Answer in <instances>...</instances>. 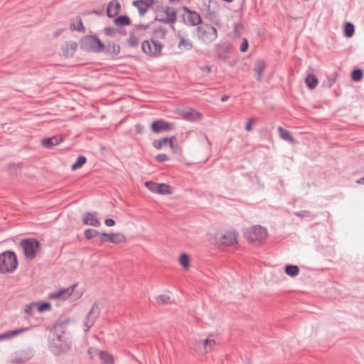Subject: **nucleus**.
Returning <instances> with one entry per match:
<instances>
[{
  "label": "nucleus",
  "instance_id": "1",
  "mask_svg": "<svg viewBox=\"0 0 364 364\" xmlns=\"http://www.w3.org/2000/svg\"><path fill=\"white\" fill-rule=\"evenodd\" d=\"M17 265V257L14 252L6 251L0 254V273H11L16 270Z\"/></svg>",
  "mask_w": 364,
  "mask_h": 364
},
{
  "label": "nucleus",
  "instance_id": "2",
  "mask_svg": "<svg viewBox=\"0 0 364 364\" xmlns=\"http://www.w3.org/2000/svg\"><path fill=\"white\" fill-rule=\"evenodd\" d=\"M198 38L205 44L213 42L218 37L217 29L210 24L201 23L197 27Z\"/></svg>",
  "mask_w": 364,
  "mask_h": 364
},
{
  "label": "nucleus",
  "instance_id": "3",
  "mask_svg": "<svg viewBox=\"0 0 364 364\" xmlns=\"http://www.w3.org/2000/svg\"><path fill=\"white\" fill-rule=\"evenodd\" d=\"M245 237L250 242L261 243L267 237V230L259 225H253L244 231Z\"/></svg>",
  "mask_w": 364,
  "mask_h": 364
},
{
  "label": "nucleus",
  "instance_id": "4",
  "mask_svg": "<svg viewBox=\"0 0 364 364\" xmlns=\"http://www.w3.org/2000/svg\"><path fill=\"white\" fill-rule=\"evenodd\" d=\"M81 47L95 53H101L105 48L104 44L96 36H85L81 41Z\"/></svg>",
  "mask_w": 364,
  "mask_h": 364
},
{
  "label": "nucleus",
  "instance_id": "5",
  "mask_svg": "<svg viewBox=\"0 0 364 364\" xmlns=\"http://www.w3.org/2000/svg\"><path fill=\"white\" fill-rule=\"evenodd\" d=\"M20 245L24 256L28 259H33L38 250L39 242L36 239H24L21 241Z\"/></svg>",
  "mask_w": 364,
  "mask_h": 364
},
{
  "label": "nucleus",
  "instance_id": "6",
  "mask_svg": "<svg viewBox=\"0 0 364 364\" xmlns=\"http://www.w3.org/2000/svg\"><path fill=\"white\" fill-rule=\"evenodd\" d=\"M163 46L162 43H156L151 38L150 41L146 40L141 43L142 51L150 56H159L161 54Z\"/></svg>",
  "mask_w": 364,
  "mask_h": 364
},
{
  "label": "nucleus",
  "instance_id": "7",
  "mask_svg": "<svg viewBox=\"0 0 364 364\" xmlns=\"http://www.w3.org/2000/svg\"><path fill=\"white\" fill-rule=\"evenodd\" d=\"M99 316H100V308H99L97 304L95 303L92 306L90 311L88 312V314L84 321V326H85L84 331L85 332L88 331V330L93 326V324L95 323V321L99 317Z\"/></svg>",
  "mask_w": 364,
  "mask_h": 364
},
{
  "label": "nucleus",
  "instance_id": "8",
  "mask_svg": "<svg viewBox=\"0 0 364 364\" xmlns=\"http://www.w3.org/2000/svg\"><path fill=\"white\" fill-rule=\"evenodd\" d=\"M164 13L165 16H164L161 14H158L156 16V21L166 23H174L176 21V10L173 7L166 6Z\"/></svg>",
  "mask_w": 364,
  "mask_h": 364
},
{
  "label": "nucleus",
  "instance_id": "9",
  "mask_svg": "<svg viewBox=\"0 0 364 364\" xmlns=\"http://www.w3.org/2000/svg\"><path fill=\"white\" fill-rule=\"evenodd\" d=\"M183 11L185 12L184 19L191 26H200L201 23H203L201 17L198 13L191 11L187 7H183Z\"/></svg>",
  "mask_w": 364,
  "mask_h": 364
},
{
  "label": "nucleus",
  "instance_id": "10",
  "mask_svg": "<svg viewBox=\"0 0 364 364\" xmlns=\"http://www.w3.org/2000/svg\"><path fill=\"white\" fill-rule=\"evenodd\" d=\"M76 286H77V284H73L72 286H70L68 288L61 289L57 291L50 293L48 296V298L50 299H59L60 300H65V299H68L73 294Z\"/></svg>",
  "mask_w": 364,
  "mask_h": 364
},
{
  "label": "nucleus",
  "instance_id": "11",
  "mask_svg": "<svg viewBox=\"0 0 364 364\" xmlns=\"http://www.w3.org/2000/svg\"><path fill=\"white\" fill-rule=\"evenodd\" d=\"M173 128L172 123L168 122L163 119L154 121L151 124V129L154 133H160L161 132L169 131Z\"/></svg>",
  "mask_w": 364,
  "mask_h": 364
},
{
  "label": "nucleus",
  "instance_id": "12",
  "mask_svg": "<svg viewBox=\"0 0 364 364\" xmlns=\"http://www.w3.org/2000/svg\"><path fill=\"white\" fill-rule=\"evenodd\" d=\"M220 242L224 245H233L237 243V235L235 231H227L220 237Z\"/></svg>",
  "mask_w": 364,
  "mask_h": 364
},
{
  "label": "nucleus",
  "instance_id": "13",
  "mask_svg": "<svg viewBox=\"0 0 364 364\" xmlns=\"http://www.w3.org/2000/svg\"><path fill=\"white\" fill-rule=\"evenodd\" d=\"M100 235L102 237H107V240H102V241H109L114 244H119L124 242L126 241V237L122 233H112L108 234L106 232L101 233Z\"/></svg>",
  "mask_w": 364,
  "mask_h": 364
},
{
  "label": "nucleus",
  "instance_id": "14",
  "mask_svg": "<svg viewBox=\"0 0 364 364\" xmlns=\"http://www.w3.org/2000/svg\"><path fill=\"white\" fill-rule=\"evenodd\" d=\"M216 344L215 341L213 338H208L205 340H201L196 342V347L207 353L208 352L213 350V347Z\"/></svg>",
  "mask_w": 364,
  "mask_h": 364
},
{
  "label": "nucleus",
  "instance_id": "15",
  "mask_svg": "<svg viewBox=\"0 0 364 364\" xmlns=\"http://www.w3.org/2000/svg\"><path fill=\"white\" fill-rule=\"evenodd\" d=\"M82 221L85 225L98 227L100 225V220L97 218L95 213H85L82 218Z\"/></svg>",
  "mask_w": 364,
  "mask_h": 364
},
{
  "label": "nucleus",
  "instance_id": "16",
  "mask_svg": "<svg viewBox=\"0 0 364 364\" xmlns=\"http://www.w3.org/2000/svg\"><path fill=\"white\" fill-rule=\"evenodd\" d=\"M29 328L30 327H22L16 330L6 331L0 334V341L11 339L14 336L27 331Z\"/></svg>",
  "mask_w": 364,
  "mask_h": 364
},
{
  "label": "nucleus",
  "instance_id": "17",
  "mask_svg": "<svg viewBox=\"0 0 364 364\" xmlns=\"http://www.w3.org/2000/svg\"><path fill=\"white\" fill-rule=\"evenodd\" d=\"M183 117L189 121H198L202 119V114L196 110L188 108L182 112Z\"/></svg>",
  "mask_w": 364,
  "mask_h": 364
},
{
  "label": "nucleus",
  "instance_id": "18",
  "mask_svg": "<svg viewBox=\"0 0 364 364\" xmlns=\"http://www.w3.org/2000/svg\"><path fill=\"white\" fill-rule=\"evenodd\" d=\"M120 10V4L117 0H113L110 1L108 4L107 9V16L109 18H113L116 16Z\"/></svg>",
  "mask_w": 364,
  "mask_h": 364
},
{
  "label": "nucleus",
  "instance_id": "19",
  "mask_svg": "<svg viewBox=\"0 0 364 364\" xmlns=\"http://www.w3.org/2000/svg\"><path fill=\"white\" fill-rule=\"evenodd\" d=\"M77 48V43L73 41L67 42L62 48L63 54L65 57H72Z\"/></svg>",
  "mask_w": 364,
  "mask_h": 364
},
{
  "label": "nucleus",
  "instance_id": "20",
  "mask_svg": "<svg viewBox=\"0 0 364 364\" xmlns=\"http://www.w3.org/2000/svg\"><path fill=\"white\" fill-rule=\"evenodd\" d=\"M166 33L167 29L165 27L159 26L154 29L151 39L156 43H161V41L166 38Z\"/></svg>",
  "mask_w": 364,
  "mask_h": 364
},
{
  "label": "nucleus",
  "instance_id": "21",
  "mask_svg": "<svg viewBox=\"0 0 364 364\" xmlns=\"http://www.w3.org/2000/svg\"><path fill=\"white\" fill-rule=\"evenodd\" d=\"M62 136H53L50 138L43 139L41 141V144L43 146L47 148H52L56 145H58L60 143L63 141Z\"/></svg>",
  "mask_w": 364,
  "mask_h": 364
},
{
  "label": "nucleus",
  "instance_id": "22",
  "mask_svg": "<svg viewBox=\"0 0 364 364\" xmlns=\"http://www.w3.org/2000/svg\"><path fill=\"white\" fill-rule=\"evenodd\" d=\"M266 68V63L262 60H257L255 64V71L257 73V80L258 81H261L262 78V75Z\"/></svg>",
  "mask_w": 364,
  "mask_h": 364
},
{
  "label": "nucleus",
  "instance_id": "23",
  "mask_svg": "<svg viewBox=\"0 0 364 364\" xmlns=\"http://www.w3.org/2000/svg\"><path fill=\"white\" fill-rule=\"evenodd\" d=\"M70 28L71 31L85 32V27L83 26L81 18L77 16L75 19L71 22Z\"/></svg>",
  "mask_w": 364,
  "mask_h": 364
},
{
  "label": "nucleus",
  "instance_id": "24",
  "mask_svg": "<svg viewBox=\"0 0 364 364\" xmlns=\"http://www.w3.org/2000/svg\"><path fill=\"white\" fill-rule=\"evenodd\" d=\"M133 5L138 9L141 15H144L147 11L148 8L151 6L144 0L134 1H133Z\"/></svg>",
  "mask_w": 364,
  "mask_h": 364
},
{
  "label": "nucleus",
  "instance_id": "25",
  "mask_svg": "<svg viewBox=\"0 0 364 364\" xmlns=\"http://www.w3.org/2000/svg\"><path fill=\"white\" fill-rule=\"evenodd\" d=\"M178 38L180 40L178 44L179 49L189 50L193 48L192 42L188 38H185L181 36Z\"/></svg>",
  "mask_w": 364,
  "mask_h": 364
},
{
  "label": "nucleus",
  "instance_id": "26",
  "mask_svg": "<svg viewBox=\"0 0 364 364\" xmlns=\"http://www.w3.org/2000/svg\"><path fill=\"white\" fill-rule=\"evenodd\" d=\"M100 358L104 364H114V358L106 351H98Z\"/></svg>",
  "mask_w": 364,
  "mask_h": 364
},
{
  "label": "nucleus",
  "instance_id": "27",
  "mask_svg": "<svg viewBox=\"0 0 364 364\" xmlns=\"http://www.w3.org/2000/svg\"><path fill=\"white\" fill-rule=\"evenodd\" d=\"M278 131H279L281 138H282L283 139L288 141L291 143H294V139L292 136L290 132H289L288 130H287L285 129H283L281 127H278Z\"/></svg>",
  "mask_w": 364,
  "mask_h": 364
},
{
  "label": "nucleus",
  "instance_id": "28",
  "mask_svg": "<svg viewBox=\"0 0 364 364\" xmlns=\"http://www.w3.org/2000/svg\"><path fill=\"white\" fill-rule=\"evenodd\" d=\"M57 342L53 341L50 343V348L53 352L55 353H59L63 350V346L60 343L61 342V336H57L56 337Z\"/></svg>",
  "mask_w": 364,
  "mask_h": 364
},
{
  "label": "nucleus",
  "instance_id": "29",
  "mask_svg": "<svg viewBox=\"0 0 364 364\" xmlns=\"http://www.w3.org/2000/svg\"><path fill=\"white\" fill-rule=\"evenodd\" d=\"M307 86L310 89H314L318 82V78L314 75H308L305 79Z\"/></svg>",
  "mask_w": 364,
  "mask_h": 364
},
{
  "label": "nucleus",
  "instance_id": "30",
  "mask_svg": "<svg viewBox=\"0 0 364 364\" xmlns=\"http://www.w3.org/2000/svg\"><path fill=\"white\" fill-rule=\"evenodd\" d=\"M285 272L290 277H295L299 274V269L296 265L288 264L285 267Z\"/></svg>",
  "mask_w": 364,
  "mask_h": 364
},
{
  "label": "nucleus",
  "instance_id": "31",
  "mask_svg": "<svg viewBox=\"0 0 364 364\" xmlns=\"http://www.w3.org/2000/svg\"><path fill=\"white\" fill-rule=\"evenodd\" d=\"M114 23L118 26H128L131 24V20L127 16H120L114 19Z\"/></svg>",
  "mask_w": 364,
  "mask_h": 364
},
{
  "label": "nucleus",
  "instance_id": "32",
  "mask_svg": "<svg viewBox=\"0 0 364 364\" xmlns=\"http://www.w3.org/2000/svg\"><path fill=\"white\" fill-rule=\"evenodd\" d=\"M86 157L84 156H80L77 157L76 161L72 165V170H77L82 167L86 163Z\"/></svg>",
  "mask_w": 364,
  "mask_h": 364
},
{
  "label": "nucleus",
  "instance_id": "33",
  "mask_svg": "<svg viewBox=\"0 0 364 364\" xmlns=\"http://www.w3.org/2000/svg\"><path fill=\"white\" fill-rule=\"evenodd\" d=\"M355 31L354 25L352 23L348 22L345 24L344 33L346 37H351Z\"/></svg>",
  "mask_w": 364,
  "mask_h": 364
},
{
  "label": "nucleus",
  "instance_id": "34",
  "mask_svg": "<svg viewBox=\"0 0 364 364\" xmlns=\"http://www.w3.org/2000/svg\"><path fill=\"white\" fill-rule=\"evenodd\" d=\"M363 76V73L362 70L358 68L355 69L351 73V78L355 82H359L362 80Z\"/></svg>",
  "mask_w": 364,
  "mask_h": 364
},
{
  "label": "nucleus",
  "instance_id": "35",
  "mask_svg": "<svg viewBox=\"0 0 364 364\" xmlns=\"http://www.w3.org/2000/svg\"><path fill=\"white\" fill-rule=\"evenodd\" d=\"M180 264L183 266L184 269H188L189 267L190 259L188 255L182 254L179 257Z\"/></svg>",
  "mask_w": 364,
  "mask_h": 364
},
{
  "label": "nucleus",
  "instance_id": "36",
  "mask_svg": "<svg viewBox=\"0 0 364 364\" xmlns=\"http://www.w3.org/2000/svg\"><path fill=\"white\" fill-rule=\"evenodd\" d=\"M168 140H169L168 137H164L159 140H154L153 141V146L156 149H161L164 145L168 144Z\"/></svg>",
  "mask_w": 364,
  "mask_h": 364
},
{
  "label": "nucleus",
  "instance_id": "37",
  "mask_svg": "<svg viewBox=\"0 0 364 364\" xmlns=\"http://www.w3.org/2000/svg\"><path fill=\"white\" fill-rule=\"evenodd\" d=\"M157 193H159V194H169V193H171L170 186L166 183H159Z\"/></svg>",
  "mask_w": 364,
  "mask_h": 364
},
{
  "label": "nucleus",
  "instance_id": "38",
  "mask_svg": "<svg viewBox=\"0 0 364 364\" xmlns=\"http://www.w3.org/2000/svg\"><path fill=\"white\" fill-rule=\"evenodd\" d=\"M107 50L112 54L117 55L119 53L120 47L114 43H109L107 44Z\"/></svg>",
  "mask_w": 364,
  "mask_h": 364
},
{
  "label": "nucleus",
  "instance_id": "39",
  "mask_svg": "<svg viewBox=\"0 0 364 364\" xmlns=\"http://www.w3.org/2000/svg\"><path fill=\"white\" fill-rule=\"evenodd\" d=\"M99 235L100 232L94 229H87L85 231V236L88 240L94 238Z\"/></svg>",
  "mask_w": 364,
  "mask_h": 364
},
{
  "label": "nucleus",
  "instance_id": "40",
  "mask_svg": "<svg viewBox=\"0 0 364 364\" xmlns=\"http://www.w3.org/2000/svg\"><path fill=\"white\" fill-rule=\"evenodd\" d=\"M158 184L157 183L153 181H146L145 183L146 187L153 193H158Z\"/></svg>",
  "mask_w": 364,
  "mask_h": 364
},
{
  "label": "nucleus",
  "instance_id": "41",
  "mask_svg": "<svg viewBox=\"0 0 364 364\" xmlns=\"http://www.w3.org/2000/svg\"><path fill=\"white\" fill-rule=\"evenodd\" d=\"M139 40L134 35H131L127 40L129 46L132 48L136 47L139 45Z\"/></svg>",
  "mask_w": 364,
  "mask_h": 364
},
{
  "label": "nucleus",
  "instance_id": "42",
  "mask_svg": "<svg viewBox=\"0 0 364 364\" xmlns=\"http://www.w3.org/2000/svg\"><path fill=\"white\" fill-rule=\"evenodd\" d=\"M294 215L301 218L314 217L311 212H310L309 210H301L295 212Z\"/></svg>",
  "mask_w": 364,
  "mask_h": 364
},
{
  "label": "nucleus",
  "instance_id": "43",
  "mask_svg": "<svg viewBox=\"0 0 364 364\" xmlns=\"http://www.w3.org/2000/svg\"><path fill=\"white\" fill-rule=\"evenodd\" d=\"M170 301V297L167 295H159L156 298V303L159 304H164L168 303Z\"/></svg>",
  "mask_w": 364,
  "mask_h": 364
},
{
  "label": "nucleus",
  "instance_id": "44",
  "mask_svg": "<svg viewBox=\"0 0 364 364\" xmlns=\"http://www.w3.org/2000/svg\"><path fill=\"white\" fill-rule=\"evenodd\" d=\"M105 33L109 36H114L117 33V30L114 28L106 27L104 30Z\"/></svg>",
  "mask_w": 364,
  "mask_h": 364
},
{
  "label": "nucleus",
  "instance_id": "45",
  "mask_svg": "<svg viewBox=\"0 0 364 364\" xmlns=\"http://www.w3.org/2000/svg\"><path fill=\"white\" fill-rule=\"evenodd\" d=\"M50 309V304L49 303L44 302V303H41L38 305V311L39 312L47 311V310H49Z\"/></svg>",
  "mask_w": 364,
  "mask_h": 364
},
{
  "label": "nucleus",
  "instance_id": "46",
  "mask_svg": "<svg viewBox=\"0 0 364 364\" xmlns=\"http://www.w3.org/2000/svg\"><path fill=\"white\" fill-rule=\"evenodd\" d=\"M248 48V41L247 38H243L242 42L240 47V50L242 53H245L247 50Z\"/></svg>",
  "mask_w": 364,
  "mask_h": 364
},
{
  "label": "nucleus",
  "instance_id": "47",
  "mask_svg": "<svg viewBox=\"0 0 364 364\" xmlns=\"http://www.w3.org/2000/svg\"><path fill=\"white\" fill-rule=\"evenodd\" d=\"M255 121H256L255 118H250L248 119V122H247L246 126H245V130L247 132L252 131V124H254V122Z\"/></svg>",
  "mask_w": 364,
  "mask_h": 364
},
{
  "label": "nucleus",
  "instance_id": "48",
  "mask_svg": "<svg viewBox=\"0 0 364 364\" xmlns=\"http://www.w3.org/2000/svg\"><path fill=\"white\" fill-rule=\"evenodd\" d=\"M36 305V304H35V303H31V304L27 305L24 310L25 313L28 315L32 316L33 309V306H35Z\"/></svg>",
  "mask_w": 364,
  "mask_h": 364
},
{
  "label": "nucleus",
  "instance_id": "49",
  "mask_svg": "<svg viewBox=\"0 0 364 364\" xmlns=\"http://www.w3.org/2000/svg\"><path fill=\"white\" fill-rule=\"evenodd\" d=\"M169 159L168 156L165 154H158L156 156V159L159 161V162H164V161H168Z\"/></svg>",
  "mask_w": 364,
  "mask_h": 364
},
{
  "label": "nucleus",
  "instance_id": "50",
  "mask_svg": "<svg viewBox=\"0 0 364 364\" xmlns=\"http://www.w3.org/2000/svg\"><path fill=\"white\" fill-rule=\"evenodd\" d=\"M105 224L107 226L112 227L115 225V221L112 218H107L105 220Z\"/></svg>",
  "mask_w": 364,
  "mask_h": 364
},
{
  "label": "nucleus",
  "instance_id": "51",
  "mask_svg": "<svg viewBox=\"0 0 364 364\" xmlns=\"http://www.w3.org/2000/svg\"><path fill=\"white\" fill-rule=\"evenodd\" d=\"M201 70L205 72V73L207 74H209L210 72H211V68L210 66H204L203 68H201Z\"/></svg>",
  "mask_w": 364,
  "mask_h": 364
},
{
  "label": "nucleus",
  "instance_id": "52",
  "mask_svg": "<svg viewBox=\"0 0 364 364\" xmlns=\"http://www.w3.org/2000/svg\"><path fill=\"white\" fill-rule=\"evenodd\" d=\"M176 139V136H172L169 138V140H168V143L169 144L171 148L173 147V141Z\"/></svg>",
  "mask_w": 364,
  "mask_h": 364
},
{
  "label": "nucleus",
  "instance_id": "53",
  "mask_svg": "<svg viewBox=\"0 0 364 364\" xmlns=\"http://www.w3.org/2000/svg\"><path fill=\"white\" fill-rule=\"evenodd\" d=\"M136 28L139 30V29H146L148 28V26H145V25H142V24H139V25H136Z\"/></svg>",
  "mask_w": 364,
  "mask_h": 364
},
{
  "label": "nucleus",
  "instance_id": "54",
  "mask_svg": "<svg viewBox=\"0 0 364 364\" xmlns=\"http://www.w3.org/2000/svg\"><path fill=\"white\" fill-rule=\"evenodd\" d=\"M205 139L209 145V149H210L212 144H211V141H210V139H208V137L207 136V135H205Z\"/></svg>",
  "mask_w": 364,
  "mask_h": 364
},
{
  "label": "nucleus",
  "instance_id": "55",
  "mask_svg": "<svg viewBox=\"0 0 364 364\" xmlns=\"http://www.w3.org/2000/svg\"><path fill=\"white\" fill-rule=\"evenodd\" d=\"M228 98H229V96H228V95H225V96L222 97V98H221V101H222V102H225V101H227V100H228Z\"/></svg>",
  "mask_w": 364,
  "mask_h": 364
},
{
  "label": "nucleus",
  "instance_id": "56",
  "mask_svg": "<svg viewBox=\"0 0 364 364\" xmlns=\"http://www.w3.org/2000/svg\"><path fill=\"white\" fill-rule=\"evenodd\" d=\"M146 4H148L149 5L151 6L152 4L154 3V0H144Z\"/></svg>",
  "mask_w": 364,
  "mask_h": 364
},
{
  "label": "nucleus",
  "instance_id": "57",
  "mask_svg": "<svg viewBox=\"0 0 364 364\" xmlns=\"http://www.w3.org/2000/svg\"><path fill=\"white\" fill-rule=\"evenodd\" d=\"M357 183L364 184V176L363 178H360L359 180H358Z\"/></svg>",
  "mask_w": 364,
  "mask_h": 364
},
{
  "label": "nucleus",
  "instance_id": "58",
  "mask_svg": "<svg viewBox=\"0 0 364 364\" xmlns=\"http://www.w3.org/2000/svg\"><path fill=\"white\" fill-rule=\"evenodd\" d=\"M89 14H100V12L97 11H95V10H92V11H90Z\"/></svg>",
  "mask_w": 364,
  "mask_h": 364
},
{
  "label": "nucleus",
  "instance_id": "59",
  "mask_svg": "<svg viewBox=\"0 0 364 364\" xmlns=\"http://www.w3.org/2000/svg\"><path fill=\"white\" fill-rule=\"evenodd\" d=\"M92 348H90V349L88 350V353H89V354H90V355H91V354H92Z\"/></svg>",
  "mask_w": 364,
  "mask_h": 364
}]
</instances>
